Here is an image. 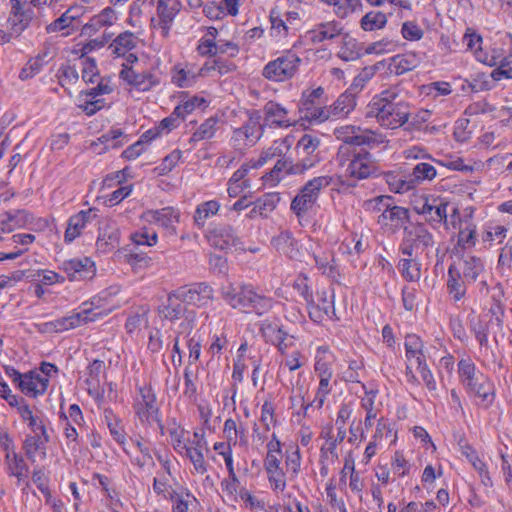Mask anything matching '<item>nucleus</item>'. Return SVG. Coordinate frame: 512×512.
<instances>
[{"mask_svg":"<svg viewBox=\"0 0 512 512\" xmlns=\"http://www.w3.org/2000/svg\"><path fill=\"white\" fill-rule=\"evenodd\" d=\"M366 115L375 117L383 127L396 129L408 121L410 106L407 101L400 98L398 89L392 87L372 98L367 106Z\"/></svg>","mask_w":512,"mask_h":512,"instance_id":"f257e3e1","label":"nucleus"},{"mask_svg":"<svg viewBox=\"0 0 512 512\" xmlns=\"http://www.w3.org/2000/svg\"><path fill=\"white\" fill-rule=\"evenodd\" d=\"M336 161L342 169V175L354 180H362L378 172L377 163L372 155L363 148L351 150L350 146L340 145Z\"/></svg>","mask_w":512,"mask_h":512,"instance_id":"f03ea898","label":"nucleus"},{"mask_svg":"<svg viewBox=\"0 0 512 512\" xmlns=\"http://www.w3.org/2000/svg\"><path fill=\"white\" fill-rule=\"evenodd\" d=\"M458 373L462 384L470 394L478 398V403L485 408L494 401V387L490 380L468 359H462L458 363Z\"/></svg>","mask_w":512,"mask_h":512,"instance_id":"7ed1b4c3","label":"nucleus"},{"mask_svg":"<svg viewBox=\"0 0 512 512\" xmlns=\"http://www.w3.org/2000/svg\"><path fill=\"white\" fill-rule=\"evenodd\" d=\"M435 245L432 232L422 223L411 224L404 227L400 252L408 257L428 256Z\"/></svg>","mask_w":512,"mask_h":512,"instance_id":"20e7f679","label":"nucleus"},{"mask_svg":"<svg viewBox=\"0 0 512 512\" xmlns=\"http://www.w3.org/2000/svg\"><path fill=\"white\" fill-rule=\"evenodd\" d=\"M334 135L338 140L342 141L341 145L350 146L351 150L363 145L373 147L384 142L381 135H378L371 130L362 129L352 125L336 128L334 130Z\"/></svg>","mask_w":512,"mask_h":512,"instance_id":"39448f33","label":"nucleus"},{"mask_svg":"<svg viewBox=\"0 0 512 512\" xmlns=\"http://www.w3.org/2000/svg\"><path fill=\"white\" fill-rule=\"evenodd\" d=\"M330 176H319L309 180L300 193L292 200L291 210L300 216L310 209L316 202L319 192L331 184Z\"/></svg>","mask_w":512,"mask_h":512,"instance_id":"423d86ee","label":"nucleus"},{"mask_svg":"<svg viewBox=\"0 0 512 512\" xmlns=\"http://www.w3.org/2000/svg\"><path fill=\"white\" fill-rule=\"evenodd\" d=\"M301 59L293 53H287L268 62L263 68V76L274 82H284L291 79L298 71Z\"/></svg>","mask_w":512,"mask_h":512,"instance_id":"0eeeda50","label":"nucleus"},{"mask_svg":"<svg viewBox=\"0 0 512 512\" xmlns=\"http://www.w3.org/2000/svg\"><path fill=\"white\" fill-rule=\"evenodd\" d=\"M315 158L300 159L294 163L290 158L280 157L273 169L263 178L266 182L275 185L286 175H303L309 169L315 167Z\"/></svg>","mask_w":512,"mask_h":512,"instance_id":"6e6552de","label":"nucleus"},{"mask_svg":"<svg viewBox=\"0 0 512 512\" xmlns=\"http://www.w3.org/2000/svg\"><path fill=\"white\" fill-rule=\"evenodd\" d=\"M315 262L316 267L326 276L335 278L337 275L334 253L327 243L308 239L303 247Z\"/></svg>","mask_w":512,"mask_h":512,"instance_id":"1a4fd4ad","label":"nucleus"},{"mask_svg":"<svg viewBox=\"0 0 512 512\" xmlns=\"http://www.w3.org/2000/svg\"><path fill=\"white\" fill-rule=\"evenodd\" d=\"M139 396L135 399L134 410L141 422L151 424L156 422L160 424L159 408L156 402V396L149 386L139 387Z\"/></svg>","mask_w":512,"mask_h":512,"instance_id":"9d476101","label":"nucleus"},{"mask_svg":"<svg viewBox=\"0 0 512 512\" xmlns=\"http://www.w3.org/2000/svg\"><path fill=\"white\" fill-rule=\"evenodd\" d=\"M261 119L260 112L254 111L244 125L234 130L232 141L236 147L252 146L261 138L263 134Z\"/></svg>","mask_w":512,"mask_h":512,"instance_id":"9b49d317","label":"nucleus"},{"mask_svg":"<svg viewBox=\"0 0 512 512\" xmlns=\"http://www.w3.org/2000/svg\"><path fill=\"white\" fill-rule=\"evenodd\" d=\"M106 378V365L102 360H93L87 367L85 379L86 390L88 394L95 399L97 403L104 400L103 382Z\"/></svg>","mask_w":512,"mask_h":512,"instance_id":"f8f14e48","label":"nucleus"},{"mask_svg":"<svg viewBox=\"0 0 512 512\" xmlns=\"http://www.w3.org/2000/svg\"><path fill=\"white\" fill-rule=\"evenodd\" d=\"M11 12L8 18L11 31L20 35L29 25L35 14L30 0H10Z\"/></svg>","mask_w":512,"mask_h":512,"instance_id":"ddd939ff","label":"nucleus"},{"mask_svg":"<svg viewBox=\"0 0 512 512\" xmlns=\"http://www.w3.org/2000/svg\"><path fill=\"white\" fill-rule=\"evenodd\" d=\"M185 304L186 302L179 297L178 289H176L169 293L167 301L159 306L158 311L160 316L165 319L176 321L185 317L190 324L194 321L195 312L188 310Z\"/></svg>","mask_w":512,"mask_h":512,"instance_id":"4468645a","label":"nucleus"},{"mask_svg":"<svg viewBox=\"0 0 512 512\" xmlns=\"http://www.w3.org/2000/svg\"><path fill=\"white\" fill-rule=\"evenodd\" d=\"M181 4L179 0H158L157 15L158 19L152 18L153 28L159 29L162 36L167 37L175 16L180 11Z\"/></svg>","mask_w":512,"mask_h":512,"instance_id":"2eb2a0df","label":"nucleus"},{"mask_svg":"<svg viewBox=\"0 0 512 512\" xmlns=\"http://www.w3.org/2000/svg\"><path fill=\"white\" fill-rule=\"evenodd\" d=\"M213 288L207 283H194L178 288L179 297L189 305L203 307L213 299Z\"/></svg>","mask_w":512,"mask_h":512,"instance_id":"dca6fc26","label":"nucleus"},{"mask_svg":"<svg viewBox=\"0 0 512 512\" xmlns=\"http://www.w3.org/2000/svg\"><path fill=\"white\" fill-rule=\"evenodd\" d=\"M294 121L289 118V111L281 104L269 101L263 107V128L265 126L275 128H288Z\"/></svg>","mask_w":512,"mask_h":512,"instance_id":"f3484780","label":"nucleus"},{"mask_svg":"<svg viewBox=\"0 0 512 512\" xmlns=\"http://www.w3.org/2000/svg\"><path fill=\"white\" fill-rule=\"evenodd\" d=\"M96 275L95 263L89 257L72 259L66 262V278L69 281L85 282Z\"/></svg>","mask_w":512,"mask_h":512,"instance_id":"a211bd4d","label":"nucleus"},{"mask_svg":"<svg viewBox=\"0 0 512 512\" xmlns=\"http://www.w3.org/2000/svg\"><path fill=\"white\" fill-rule=\"evenodd\" d=\"M252 289L253 286L251 285L242 284L234 286L233 284H228L222 287L221 294L228 305L234 309L245 312Z\"/></svg>","mask_w":512,"mask_h":512,"instance_id":"6ab92c4d","label":"nucleus"},{"mask_svg":"<svg viewBox=\"0 0 512 512\" xmlns=\"http://www.w3.org/2000/svg\"><path fill=\"white\" fill-rule=\"evenodd\" d=\"M409 219V211L403 207L389 205L384 213L377 217V223L386 231L395 232L402 227Z\"/></svg>","mask_w":512,"mask_h":512,"instance_id":"aec40b11","label":"nucleus"},{"mask_svg":"<svg viewBox=\"0 0 512 512\" xmlns=\"http://www.w3.org/2000/svg\"><path fill=\"white\" fill-rule=\"evenodd\" d=\"M209 241L221 250L236 248L241 244L240 237L230 225L218 226L211 230Z\"/></svg>","mask_w":512,"mask_h":512,"instance_id":"412c9836","label":"nucleus"},{"mask_svg":"<svg viewBox=\"0 0 512 512\" xmlns=\"http://www.w3.org/2000/svg\"><path fill=\"white\" fill-rule=\"evenodd\" d=\"M148 222L159 224L171 234H176V224L180 221V212L174 207H165L159 210H149L144 214Z\"/></svg>","mask_w":512,"mask_h":512,"instance_id":"4be33fe9","label":"nucleus"},{"mask_svg":"<svg viewBox=\"0 0 512 512\" xmlns=\"http://www.w3.org/2000/svg\"><path fill=\"white\" fill-rule=\"evenodd\" d=\"M120 77L141 91L150 90L159 83L158 78L154 74L150 72H136L127 66H124L121 70Z\"/></svg>","mask_w":512,"mask_h":512,"instance_id":"5701e85b","label":"nucleus"},{"mask_svg":"<svg viewBox=\"0 0 512 512\" xmlns=\"http://www.w3.org/2000/svg\"><path fill=\"white\" fill-rule=\"evenodd\" d=\"M47 386L48 380L46 377H42L38 371H30L23 374L19 389L30 397H36L39 394H43Z\"/></svg>","mask_w":512,"mask_h":512,"instance_id":"b1692460","label":"nucleus"},{"mask_svg":"<svg viewBox=\"0 0 512 512\" xmlns=\"http://www.w3.org/2000/svg\"><path fill=\"white\" fill-rule=\"evenodd\" d=\"M116 20L115 10L111 7H106L81 27V34L91 36L103 27L112 26Z\"/></svg>","mask_w":512,"mask_h":512,"instance_id":"393cba45","label":"nucleus"},{"mask_svg":"<svg viewBox=\"0 0 512 512\" xmlns=\"http://www.w3.org/2000/svg\"><path fill=\"white\" fill-rule=\"evenodd\" d=\"M342 33L340 23L329 21L318 24L314 29L306 33V38L313 44L321 43L325 40H332Z\"/></svg>","mask_w":512,"mask_h":512,"instance_id":"a878e982","label":"nucleus"},{"mask_svg":"<svg viewBox=\"0 0 512 512\" xmlns=\"http://www.w3.org/2000/svg\"><path fill=\"white\" fill-rule=\"evenodd\" d=\"M456 269H459V274L467 281L473 283L477 280L478 276L484 271V264L478 257L467 255L456 263Z\"/></svg>","mask_w":512,"mask_h":512,"instance_id":"bb28decb","label":"nucleus"},{"mask_svg":"<svg viewBox=\"0 0 512 512\" xmlns=\"http://www.w3.org/2000/svg\"><path fill=\"white\" fill-rule=\"evenodd\" d=\"M46 442V437L38 434L26 437L23 444V449L26 456L32 463L42 462L46 458Z\"/></svg>","mask_w":512,"mask_h":512,"instance_id":"cd10ccee","label":"nucleus"},{"mask_svg":"<svg viewBox=\"0 0 512 512\" xmlns=\"http://www.w3.org/2000/svg\"><path fill=\"white\" fill-rule=\"evenodd\" d=\"M30 214L25 210H16L14 212H5L0 214V235L10 233L16 228L28 226Z\"/></svg>","mask_w":512,"mask_h":512,"instance_id":"c85d7f7f","label":"nucleus"},{"mask_svg":"<svg viewBox=\"0 0 512 512\" xmlns=\"http://www.w3.org/2000/svg\"><path fill=\"white\" fill-rule=\"evenodd\" d=\"M207 441H200L196 446H189L184 452L193 465L197 474L204 475L208 471V463L205 460V453L208 452Z\"/></svg>","mask_w":512,"mask_h":512,"instance_id":"c756f323","label":"nucleus"},{"mask_svg":"<svg viewBox=\"0 0 512 512\" xmlns=\"http://www.w3.org/2000/svg\"><path fill=\"white\" fill-rule=\"evenodd\" d=\"M138 43V37L130 32L125 31L120 33L113 42L109 45L108 50L111 55H115L117 57L124 56L131 50H133Z\"/></svg>","mask_w":512,"mask_h":512,"instance_id":"7c9ffc66","label":"nucleus"},{"mask_svg":"<svg viewBox=\"0 0 512 512\" xmlns=\"http://www.w3.org/2000/svg\"><path fill=\"white\" fill-rule=\"evenodd\" d=\"M420 63L418 54L409 52L401 55H396L391 58L389 70L396 75H402L408 71L416 68Z\"/></svg>","mask_w":512,"mask_h":512,"instance_id":"2f4dec72","label":"nucleus"},{"mask_svg":"<svg viewBox=\"0 0 512 512\" xmlns=\"http://www.w3.org/2000/svg\"><path fill=\"white\" fill-rule=\"evenodd\" d=\"M467 281L459 274L456 264L453 263L448 268L447 288L454 301H460L466 294Z\"/></svg>","mask_w":512,"mask_h":512,"instance_id":"473e14b6","label":"nucleus"},{"mask_svg":"<svg viewBox=\"0 0 512 512\" xmlns=\"http://www.w3.org/2000/svg\"><path fill=\"white\" fill-rule=\"evenodd\" d=\"M464 43L467 48L472 51L476 57V59L484 63L488 66H494L497 64L496 57L490 55L488 52L482 50V38L477 34H468L466 33L464 36Z\"/></svg>","mask_w":512,"mask_h":512,"instance_id":"72a5a7b5","label":"nucleus"},{"mask_svg":"<svg viewBox=\"0 0 512 512\" xmlns=\"http://www.w3.org/2000/svg\"><path fill=\"white\" fill-rule=\"evenodd\" d=\"M405 154V157L407 159L409 158H413V159H430L432 160L433 162L441 165V166H444V167H447L451 170H457V171H463V170H467L468 167H466L464 164H463V160L461 158H457V159H454V160H448L446 162L444 161H440V160H436L434 158L431 157V155L425 153V151L420 148V147H412L410 149H407L405 150L404 152Z\"/></svg>","mask_w":512,"mask_h":512,"instance_id":"f704fd0d","label":"nucleus"},{"mask_svg":"<svg viewBox=\"0 0 512 512\" xmlns=\"http://www.w3.org/2000/svg\"><path fill=\"white\" fill-rule=\"evenodd\" d=\"M448 202L440 201L439 204L435 205L429 202V200L426 198L424 200V203L420 208L417 209V212L419 214L423 215H429V221L432 222H438V223H447V209H448Z\"/></svg>","mask_w":512,"mask_h":512,"instance_id":"c9c22d12","label":"nucleus"},{"mask_svg":"<svg viewBox=\"0 0 512 512\" xmlns=\"http://www.w3.org/2000/svg\"><path fill=\"white\" fill-rule=\"evenodd\" d=\"M92 210L80 211L74 216H71L66 227V242L73 241L81 233V230L85 227L86 223L91 221Z\"/></svg>","mask_w":512,"mask_h":512,"instance_id":"e433bc0d","label":"nucleus"},{"mask_svg":"<svg viewBox=\"0 0 512 512\" xmlns=\"http://www.w3.org/2000/svg\"><path fill=\"white\" fill-rule=\"evenodd\" d=\"M320 146V139L311 134H304L298 141L296 149L301 159L315 158V166L320 162V158L315 152Z\"/></svg>","mask_w":512,"mask_h":512,"instance_id":"4c0bfd02","label":"nucleus"},{"mask_svg":"<svg viewBox=\"0 0 512 512\" xmlns=\"http://www.w3.org/2000/svg\"><path fill=\"white\" fill-rule=\"evenodd\" d=\"M260 329L266 341L278 346L281 351L287 348L286 333L277 324L265 320Z\"/></svg>","mask_w":512,"mask_h":512,"instance_id":"58836bf2","label":"nucleus"},{"mask_svg":"<svg viewBox=\"0 0 512 512\" xmlns=\"http://www.w3.org/2000/svg\"><path fill=\"white\" fill-rule=\"evenodd\" d=\"M246 313H255L258 316L268 313L274 306L272 298L259 294L253 288L249 296Z\"/></svg>","mask_w":512,"mask_h":512,"instance_id":"ea45409f","label":"nucleus"},{"mask_svg":"<svg viewBox=\"0 0 512 512\" xmlns=\"http://www.w3.org/2000/svg\"><path fill=\"white\" fill-rule=\"evenodd\" d=\"M300 109L310 121L324 122L331 118L329 107L313 103V100H302Z\"/></svg>","mask_w":512,"mask_h":512,"instance_id":"a19ab883","label":"nucleus"},{"mask_svg":"<svg viewBox=\"0 0 512 512\" xmlns=\"http://www.w3.org/2000/svg\"><path fill=\"white\" fill-rule=\"evenodd\" d=\"M272 245L281 253L288 257H298L294 248L298 242L294 239L293 235L289 231H282L279 235L275 236L271 240Z\"/></svg>","mask_w":512,"mask_h":512,"instance_id":"79ce46f5","label":"nucleus"},{"mask_svg":"<svg viewBox=\"0 0 512 512\" xmlns=\"http://www.w3.org/2000/svg\"><path fill=\"white\" fill-rule=\"evenodd\" d=\"M283 145H285L286 150L289 149L290 143L287 138L274 141L272 146L262 151L258 160L252 165V167L257 168L263 166L272 159H279L280 157L284 156V149L282 148Z\"/></svg>","mask_w":512,"mask_h":512,"instance_id":"37998d69","label":"nucleus"},{"mask_svg":"<svg viewBox=\"0 0 512 512\" xmlns=\"http://www.w3.org/2000/svg\"><path fill=\"white\" fill-rule=\"evenodd\" d=\"M220 209V203L216 200H209L200 203L194 213V222L197 227H204L206 221L216 215Z\"/></svg>","mask_w":512,"mask_h":512,"instance_id":"c03bdc74","label":"nucleus"},{"mask_svg":"<svg viewBox=\"0 0 512 512\" xmlns=\"http://www.w3.org/2000/svg\"><path fill=\"white\" fill-rule=\"evenodd\" d=\"M409 176L414 186L417 187L424 181H432L437 176V170L430 163L420 162L413 167Z\"/></svg>","mask_w":512,"mask_h":512,"instance_id":"a18cd8bd","label":"nucleus"},{"mask_svg":"<svg viewBox=\"0 0 512 512\" xmlns=\"http://www.w3.org/2000/svg\"><path fill=\"white\" fill-rule=\"evenodd\" d=\"M356 101L352 94H341L337 100L329 106L331 117H344L355 107Z\"/></svg>","mask_w":512,"mask_h":512,"instance_id":"49530a36","label":"nucleus"},{"mask_svg":"<svg viewBox=\"0 0 512 512\" xmlns=\"http://www.w3.org/2000/svg\"><path fill=\"white\" fill-rule=\"evenodd\" d=\"M5 460L11 475L22 480L27 477L28 467L21 455L16 451L5 454Z\"/></svg>","mask_w":512,"mask_h":512,"instance_id":"de8ad7c7","label":"nucleus"},{"mask_svg":"<svg viewBox=\"0 0 512 512\" xmlns=\"http://www.w3.org/2000/svg\"><path fill=\"white\" fill-rule=\"evenodd\" d=\"M418 257H409L406 259H401L398 263V268L402 274V276L407 281H418L421 276V264L417 260Z\"/></svg>","mask_w":512,"mask_h":512,"instance_id":"09e8293b","label":"nucleus"},{"mask_svg":"<svg viewBox=\"0 0 512 512\" xmlns=\"http://www.w3.org/2000/svg\"><path fill=\"white\" fill-rule=\"evenodd\" d=\"M208 105V102L205 98L199 96H193L183 101L180 105H178L173 114L176 115L177 118L184 119L188 114L192 113L196 109H205Z\"/></svg>","mask_w":512,"mask_h":512,"instance_id":"8fccbe9b","label":"nucleus"},{"mask_svg":"<svg viewBox=\"0 0 512 512\" xmlns=\"http://www.w3.org/2000/svg\"><path fill=\"white\" fill-rule=\"evenodd\" d=\"M387 16L381 11H370L366 13L361 21V28L365 31H376L385 27Z\"/></svg>","mask_w":512,"mask_h":512,"instance_id":"3c124183","label":"nucleus"},{"mask_svg":"<svg viewBox=\"0 0 512 512\" xmlns=\"http://www.w3.org/2000/svg\"><path fill=\"white\" fill-rule=\"evenodd\" d=\"M406 357L409 361L415 360V363L425 359L423 355V343L421 339L415 335L410 334L405 338Z\"/></svg>","mask_w":512,"mask_h":512,"instance_id":"603ef678","label":"nucleus"},{"mask_svg":"<svg viewBox=\"0 0 512 512\" xmlns=\"http://www.w3.org/2000/svg\"><path fill=\"white\" fill-rule=\"evenodd\" d=\"M280 201V197L277 193H268L263 197L259 198L255 203L254 207L251 211V214H259L261 216H266L268 212H271L275 209L277 204Z\"/></svg>","mask_w":512,"mask_h":512,"instance_id":"864d4df0","label":"nucleus"},{"mask_svg":"<svg viewBox=\"0 0 512 512\" xmlns=\"http://www.w3.org/2000/svg\"><path fill=\"white\" fill-rule=\"evenodd\" d=\"M217 123L218 118L216 117H210L206 119L193 133L190 138V142H197L212 138L217 130Z\"/></svg>","mask_w":512,"mask_h":512,"instance_id":"5fc2aeb1","label":"nucleus"},{"mask_svg":"<svg viewBox=\"0 0 512 512\" xmlns=\"http://www.w3.org/2000/svg\"><path fill=\"white\" fill-rule=\"evenodd\" d=\"M118 257L123 259L124 262L129 264L134 270L145 268L150 263V258H148L143 253H137L132 251H119Z\"/></svg>","mask_w":512,"mask_h":512,"instance_id":"6e6d98bb","label":"nucleus"},{"mask_svg":"<svg viewBox=\"0 0 512 512\" xmlns=\"http://www.w3.org/2000/svg\"><path fill=\"white\" fill-rule=\"evenodd\" d=\"M95 313L89 308H83L80 311H73L71 315L66 317V330L70 328H76L82 324L88 323L95 320Z\"/></svg>","mask_w":512,"mask_h":512,"instance_id":"4d7b16f0","label":"nucleus"},{"mask_svg":"<svg viewBox=\"0 0 512 512\" xmlns=\"http://www.w3.org/2000/svg\"><path fill=\"white\" fill-rule=\"evenodd\" d=\"M390 189L395 193H405L415 188L409 174L407 175H389L387 180Z\"/></svg>","mask_w":512,"mask_h":512,"instance_id":"13d9d810","label":"nucleus"},{"mask_svg":"<svg viewBox=\"0 0 512 512\" xmlns=\"http://www.w3.org/2000/svg\"><path fill=\"white\" fill-rule=\"evenodd\" d=\"M375 397V391H366L365 396L361 400V406L366 411L364 424L367 429L372 426V421L377 417V413L374 409Z\"/></svg>","mask_w":512,"mask_h":512,"instance_id":"bf43d9fd","label":"nucleus"},{"mask_svg":"<svg viewBox=\"0 0 512 512\" xmlns=\"http://www.w3.org/2000/svg\"><path fill=\"white\" fill-rule=\"evenodd\" d=\"M86 13V8L81 5L71 6L66 10V36L70 34L69 28L74 31L80 27L79 19Z\"/></svg>","mask_w":512,"mask_h":512,"instance_id":"052dcab7","label":"nucleus"},{"mask_svg":"<svg viewBox=\"0 0 512 512\" xmlns=\"http://www.w3.org/2000/svg\"><path fill=\"white\" fill-rule=\"evenodd\" d=\"M235 65L231 62H227L221 59H214L212 63L206 62L200 69V74L206 76L211 71H215L220 75L227 74L234 70Z\"/></svg>","mask_w":512,"mask_h":512,"instance_id":"680f3d73","label":"nucleus"},{"mask_svg":"<svg viewBox=\"0 0 512 512\" xmlns=\"http://www.w3.org/2000/svg\"><path fill=\"white\" fill-rule=\"evenodd\" d=\"M172 501L173 512H187L189 504L195 498L189 493H176L175 491L169 492V497Z\"/></svg>","mask_w":512,"mask_h":512,"instance_id":"e2e57ef3","label":"nucleus"},{"mask_svg":"<svg viewBox=\"0 0 512 512\" xmlns=\"http://www.w3.org/2000/svg\"><path fill=\"white\" fill-rule=\"evenodd\" d=\"M338 56L344 61H354L361 56V49L354 39H349L341 47Z\"/></svg>","mask_w":512,"mask_h":512,"instance_id":"0e129e2a","label":"nucleus"},{"mask_svg":"<svg viewBox=\"0 0 512 512\" xmlns=\"http://www.w3.org/2000/svg\"><path fill=\"white\" fill-rule=\"evenodd\" d=\"M43 67L42 56H36L30 59L27 64L21 69L19 78L22 81L28 80L37 75Z\"/></svg>","mask_w":512,"mask_h":512,"instance_id":"69168bd1","label":"nucleus"},{"mask_svg":"<svg viewBox=\"0 0 512 512\" xmlns=\"http://www.w3.org/2000/svg\"><path fill=\"white\" fill-rule=\"evenodd\" d=\"M131 239L137 246H154L157 243V233L155 231H150L147 228H143L140 231L133 233L131 235Z\"/></svg>","mask_w":512,"mask_h":512,"instance_id":"338daca9","label":"nucleus"},{"mask_svg":"<svg viewBox=\"0 0 512 512\" xmlns=\"http://www.w3.org/2000/svg\"><path fill=\"white\" fill-rule=\"evenodd\" d=\"M392 202V198L389 196H378L371 200L365 202V207L367 211L371 213H384V211L389 208V205Z\"/></svg>","mask_w":512,"mask_h":512,"instance_id":"774afa93","label":"nucleus"}]
</instances>
